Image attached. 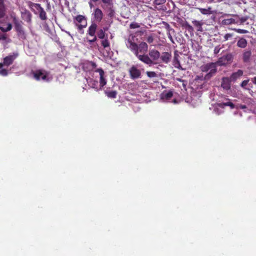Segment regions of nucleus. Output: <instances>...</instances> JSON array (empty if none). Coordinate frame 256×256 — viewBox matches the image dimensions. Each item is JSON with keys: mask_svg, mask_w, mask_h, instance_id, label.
<instances>
[{"mask_svg": "<svg viewBox=\"0 0 256 256\" xmlns=\"http://www.w3.org/2000/svg\"><path fill=\"white\" fill-rule=\"evenodd\" d=\"M136 36L130 34L127 40L126 46L136 58L144 64L151 66L156 64L155 62L158 60L160 57V52L156 50L153 49L150 50L148 55L146 54L148 50V45L144 42H142L138 44L135 42Z\"/></svg>", "mask_w": 256, "mask_h": 256, "instance_id": "nucleus-1", "label": "nucleus"}, {"mask_svg": "<svg viewBox=\"0 0 256 256\" xmlns=\"http://www.w3.org/2000/svg\"><path fill=\"white\" fill-rule=\"evenodd\" d=\"M200 70L202 72H208L204 77L205 80H208L213 76L217 72V68L215 67V64L214 62H209L202 64L200 67Z\"/></svg>", "mask_w": 256, "mask_h": 256, "instance_id": "nucleus-2", "label": "nucleus"}, {"mask_svg": "<svg viewBox=\"0 0 256 256\" xmlns=\"http://www.w3.org/2000/svg\"><path fill=\"white\" fill-rule=\"evenodd\" d=\"M13 22L15 30L17 32L18 36L20 39L25 40L26 38V34L24 30L22 22L14 17L13 18Z\"/></svg>", "mask_w": 256, "mask_h": 256, "instance_id": "nucleus-3", "label": "nucleus"}, {"mask_svg": "<svg viewBox=\"0 0 256 256\" xmlns=\"http://www.w3.org/2000/svg\"><path fill=\"white\" fill-rule=\"evenodd\" d=\"M97 28L98 26L96 23H92L88 28L86 34L91 37H94V38L91 39H89L88 37H86V42L90 44H91L97 40V36L96 35Z\"/></svg>", "mask_w": 256, "mask_h": 256, "instance_id": "nucleus-4", "label": "nucleus"}, {"mask_svg": "<svg viewBox=\"0 0 256 256\" xmlns=\"http://www.w3.org/2000/svg\"><path fill=\"white\" fill-rule=\"evenodd\" d=\"M32 74L34 78L38 81L40 80H48V72L44 70L38 69L34 71H32Z\"/></svg>", "mask_w": 256, "mask_h": 256, "instance_id": "nucleus-5", "label": "nucleus"}, {"mask_svg": "<svg viewBox=\"0 0 256 256\" xmlns=\"http://www.w3.org/2000/svg\"><path fill=\"white\" fill-rule=\"evenodd\" d=\"M130 77L132 80L137 79L140 78L141 72L136 66H132L128 70Z\"/></svg>", "mask_w": 256, "mask_h": 256, "instance_id": "nucleus-6", "label": "nucleus"}, {"mask_svg": "<svg viewBox=\"0 0 256 256\" xmlns=\"http://www.w3.org/2000/svg\"><path fill=\"white\" fill-rule=\"evenodd\" d=\"M21 16L22 18L27 23L29 24L32 23V14L26 8L23 9L22 11L21 12Z\"/></svg>", "mask_w": 256, "mask_h": 256, "instance_id": "nucleus-7", "label": "nucleus"}, {"mask_svg": "<svg viewBox=\"0 0 256 256\" xmlns=\"http://www.w3.org/2000/svg\"><path fill=\"white\" fill-rule=\"evenodd\" d=\"M18 52H14L12 54L8 55L4 58V64L6 66H9L12 64L14 60L18 56Z\"/></svg>", "mask_w": 256, "mask_h": 256, "instance_id": "nucleus-8", "label": "nucleus"}, {"mask_svg": "<svg viewBox=\"0 0 256 256\" xmlns=\"http://www.w3.org/2000/svg\"><path fill=\"white\" fill-rule=\"evenodd\" d=\"M160 62L165 64H168L172 59V54L168 52H163L160 54Z\"/></svg>", "mask_w": 256, "mask_h": 256, "instance_id": "nucleus-9", "label": "nucleus"}, {"mask_svg": "<svg viewBox=\"0 0 256 256\" xmlns=\"http://www.w3.org/2000/svg\"><path fill=\"white\" fill-rule=\"evenodd\" d=\"M95 72H98L100 74V87L104 86L106 84L107 81L105 78L104 70L102 68H100L96 69Z\"/></svg>", "mask_w": 256, "mask_h": 256, "instance_id": "nucleus-10", "label": "nucleus"}, {"mask_svg": "<svg viewBox=\"0 0 256 256\" xmlns=\"http://www.w3.org/2000/svg\"><path fill=\"white\" fill-rule=\"evenodd\" d=\"M252 54V52L251 50L247 49L244 50L242 54V59L243 62L244 63H248L250 62Z\"/></svg>", "mask_w": 256, "mask_h": 256, "instance_id": "nucleus-11", "label": "nucleus"}, {"mask_svg": "<svg viewBox=\"0 0 256 256\" xmlns=\"http://www.w3.org/2000/svg\"><path fill=\"white\" fill-rule=\"evenodd\" d=\"M180 56L178 54V52L177 50H175L174 52V56L173 58V65L176 68L178 69H182L180 60H179Z\"/></svg>", "mask_w": 256, "mask_h": 256, "instance_id": "nucleus-12", "label": "nucleus"}, {"mask_svg": "<svg viewBox=\"0 0 256 256\" xmlns=\"http://www.w3.org/2000/svg\"><path fill=\"white\" fill-rule=\"evenodd\" d=\"M74 24H87L86 18L80 14H78L74 18Z\"/></svg>", "mask_w": 256, "mask_h": 256, "instance_id": "nucleus-13", "label": "nucleus"}, {"mask_svg": "<svg viewBox=\"0 0 256 256\" xmlns=\"http://www.w3.org/2000/svg\"><path fill=\"white\" fill-rule=\"evenodd\" d=\"M243 74V71L241 70H238L236 72H233L230 78H228L229 82H235L240 76H242Z\"/></svg>", "mask_w": 256, "mask_h": 256, "instance_id": "nucleus-14", "label": "nucleus"}, {"mask_svg": "<svg viewBox=\"0 0 256 256\" xmlns=\"http://www.w3.org/2000/svg\"><path fill=\"white\" fill-rule=\"evenodd\" d=\"M7 8L4 0H0V19L4 18L6 14Z\"/></svg>", "mask_w": 256, "mask_h": 256, "instance_id": "nucleus-15", "label": "nucleus"}, {"mask_svg": "<svg viewBox=\"0 0 256 256\" xmlns=\"http://www.w3.org/2000/svg\"><path fill=\"white\" fill-rule=\"evenodd\" d=\"M94 18L98 22H100L103 18V13L100 9L96 8L94 10Z\"/></svg>", "mask_w": 256, "mask_h": 256, "instance_id": "nucleus-16", "label": "nucleus"}, {"mask_svg": "<svg viewBox=\"0 0 256 256\" xmlns=\"http://www.w3.org/2000/svg\"><path fill=\"white\" fill-rule=\"evenodd\" d=\"M26 4L28 8L31 10L32 12H33L34 14H36L34 8H36V10L40 8V4H36L30 1H28L26 2Z\"/></svg>", "mask_w": 256, "mask_h": 256, "instance_id": "nucleus-17", "label": "nucleus"}, {"mask_svg": "<svg viewBox=\"0 0 256 256\" xmlns=\"http://www.w3.org/2000/svg\"><path fill=\"white\" fill-rule=\"evenodd\" d=\"M39 13V17L40 19L42 20H47L48 18L46 16V14L44 8H42L41 6L37 10Z\"/></svg>", "mask_w": 256, "mask_h": 256, "instance_id": "nucleus-18", "label": "nucleus"}, {"mask_svg": "<svg viewBox=\"0 0 256 256\" xmlns=\"http://www.w3.org/2000/svg\"><path fill=\"white\" fill-rule=\"evenodd\" d=\"M192 23L194 24V26L196 28L197 31L200 32H202L203 31L202 28V26L203 24L202 22L198 21V20H194L192 21Z\"/></svg>", "mask_w": 256, "mask_h": 256, "instance_id": "nucleus-19", "label": "nucleus"}, {"mask_svg": "<svg viewBox=\"0 0 256 256\" xmlns=\"http://www.w3.org/2000/svg\"><path fill=\"white\" fill-rule=\"evenodd\" d=\"M224 109V103L218 104L214 108V112L220 114L223 112Z\"/></svg>", "mask_w": 256, "mask_h": 256, "instance_id": "nucleus-20", "label": "nucleus"}, {"mask_svg": "<svg viewBox=\"0 0 256 256\" xmlns=\"http://www.w3.org/2000/svg\"><path fill=\"white\" fill-rule=\"evenodd\" d=\"M247 44V40L243 38H240L237 42V46L240 48H245Z\"/></svg>", "mask_w": 256, "mask_h": 256, "instance_id": "nucleus-21", "label": "nucleus"}, {"mask_svg": "<svg viewBox=\"0 0 256 256\" xmlns=\"http://www.w3.org/2000/svg\"><path fill=\"white\" fill-rule=\"evenodd\" d=\"M107 28H104L103 29L99 30L96 33V36L100 39H104L106 36V31Z\"/></svg>", "mask_w": 256, "mask_h": 256, "instance_id": "nucleus-22", "label": "nucleus"}, {"mask_svg": "<svg viewBox=\"0 0 256 256\" xmlns=\"http://www.w3.org/2000/svg\"><path fill=\"white\" fill-rule=\"evenodd\" d=\"M104 93L108 98H116V95L118 94V92L116 90L109 91L108 90H106L104 92Z\"/></svg>", "mask_w": 256, "mask_h": 256, "instance_id": "nucleus-23", "label": "nucleus"}, {"mask_svg": "<svg viewBox=\"0 0 256 256\" xmlns=\"http://www.w3.org/2000/svg\"><path fill=\"white\" fill-rule=\"evenodd\" d=\"M235 56L234 53H228L225 54V61L227 62V63L230 64L232 62L234 56Z\"/></svg>", "mask_w": 256, "mask_h": 256, "instance_id": "nucleus-24", "label": "nucleus"}, {"mask_svg": "<svg viewBox=\"0 0 256 256\" xmlns=\"http://www.w3.org/2000/svg\"><path fill=\"white\" fill-rule=\"evenodd\" d=\"M225 100H226V102H225V106H230V109H236V104H234L228 98H225Z\"/></svg>", "mask_w": 256, "mask_h": 256, "instance_id": "nucleus-25", "label": "nucleus"}, {"mask_svg": "<svg viewBox=\"0 0 256 256\" xmlns=\"http://www.w3.org/2000/svg\"><path fill=\"white\" fill-rule=\"evenodd\" d=\"M75 26H76L78 31L81 34H83L84 28H86L87 26V24H76Z\"/></svg>", "mask_w": 256, "mask_h": 256, "instance_id": "nucleus-26", "label": "nucleus"}, {"mask_svg": "<svg viewBox=\"0 0 256 256\" xmlns=\"http://www.w3.org/2000/svg\"><path fill=\"white\" fill-rule=\"evenodd\" d=\"M215 64V67L216 68L218 66H222L224 65V58L223 56L220 58L218 61L214 62Z\"/></svg>", "mask_w": 256, "mask_h": 256, "instance_id": "nucleus-27", "label": "nucleus"}, {"mask_svg": "<svg viewBox=\"0 0 256 256\" xmlns=\"http://www.w3.org/2000/svg\"><path fill=\"white\" fill-rule=\"evenodd\" d=\"M200 12L203 14H210V8H208V9L206 8H198Z\"/></svg>", "mask_w": 256, "mask_h": 256, "instance_id": "nucleus-28", "label": "nucleus"}, {"mask_svg": "<svg viewBox=\"0 0 256 256\" xmlns=\"http://www.w3.org/2000/svg\"><path fill=\"white\" fill-rule=\"evenodd\" d=\"M234 24L232 18H230L229 15L225 14V25Z\"/></svg>", "mask_w": 256, "mask_h": 256, "instance_id": "nucleus-29", "label": "nucleus"}, {"mask_svg": "<svg viewBox=\"0 0 256 256\" xmlns=\"http://www.w3.org/2000/svg\"><path fill=\"white\" fill-rule=\"evenodd\" d=\"M146 74L150 78H156L158 76V74L153 71H147L146 72Z\"/></svg>", "mask_w": 256, "mask_h": 256, "instance_id": "nucleus-30", "label": "nucleus"}, {"mask_svg": "<svg viewBox=\"0 0 256 256\" xmlns=\"http://www.w3.org/2000/svg\"><path fill=\"white\" fill-rule=\"evenodd\" d=\"M162 24L164 26V28L166 29V31H172V33H175L174 29L172 28L168 23L163 22Z\"/></svg>", "mask_w": 256, "mask_h": 256, "instance_id": "nucleus-31", "label": "nucleus"}, {"mask_svg": "<svg viewBox=\"0 0 256 256\" xmlns=\"http://www.w3.org/2000/svg\"><path fill=\"white\" fill-rule=\"evenodd\" d=\"M12 28V26L10 24H8V26L6 28H4L2 26H0V30L2 32H7L10 30Z\"/></svg>", "mask_w": 256, "mask_h": 256, "instance_id": "nucleus-32", "label": "nucleus"}, {"mask_svg": "<svg viewBox=\"0 0 256 256\" xmlns=\"http://www.w3.org/2000/svg\"><path fill=\"white\" fill-rule=\"evenodd\" d=\"M101 44L104 48H106L110 46V42L107 38H104V40L102 41Z\"/></svg>", "mask_w": 256, "mask_h": 256, "instance_id": "nucleus-33", "label": "nucleus"}, {"mask_svg": "<svg viewBox=\"0 0 256 256\" xmlns=\"http://www.w3.org/2000/svg\"><path fill=\"white\" fill-rule=\"evenodd\" d=\"M174 33H172V31H166V34L168 36V38H169V40H170V41L172 43V44H174V40L172 38V34H174Z\"/></svg>", "mask_w": 256, "mask_h": 256, "instance_id": "nucleus-34", "label": "nucleus"}, {"mask_svg": "<svg viewBox=\"0 0 256 256\" xmlns=\"http://www.w3.org/2000/svg\"><path fill=\"white\" fill-rule=\"evenodd\" d=\"M228 82V77H225V90H228L230 88V86Z\"/></svg>", "mask_w": 256, "mask_h": 256, "instance_id": "nucleus-35", "label": "nucleus"}, {"mask_svg": "<svg viewBox=\"0 0 256 256\" xmlns=\"http://www.w3.org/2000/svg\"><path fill=\"white\" fill-rule=\"evenodd\" d=\"M140 27V24L137 22H133L131 23L130 24V28L131 29L139 28Z\"/></svg>", "mask_w": 256, "mask_h": 256, "instance_id": "nucleus-36", "label": "nucleus"}, {"mask_svg": "<svg viewBox=\"0 0 256 256\" xmlns=\"http://www.w3.org/2000/svg\"><path fill=\"white\" fill-rule=\"evenodd\" d=\"M173 96V93L171 91H169L168 92L164 94V98H166V100L170 99Z\"/></svg>", "mask_w": 256, "mask_h": 256, "instance_id": "nucleus-37", "label": "nucleus"}, {"mask_svg": "<svg viewBox=\"0 0 256 256\" xmlns=\"http://www.w3.org/2000/svg\"><path fill=\"white\" fill-rule=\"evenodd\" d=\"M154 37L153 36V35L152 34L150 36H148L147 38H146V42L148 43V44H152L154 42Z\"/></svg>", "mask_w": 256, "mask_h": 256, "instance_id": "nucleus-38", "label": "nucleus"}, {"mask_svg": "<svg viewBox=\"0 0 256 256\" xmlns=\"http://www.w3.org/2000/svg\"><path fill=\"white\" fill-rule=\"evenodd\" d=\"M232 18L234 24H238L240 22V17L238 15L233 16Z\"/></svg>", "mask_w": 256, "mask_h": 256, "instance_id": "nucleus-39", "label": "nucleus"}, {"mask_svg": "<svg viewBox=\"0 0 256 256\" xmlns=\"http://www.w3.org/2000/svg\"><path fill=\"white\" fill-rule=\"evenodd\" d=\"M185 26L187 30L190 32H194V28L192 26H190V24H188V22H186L185 24Z\"/></svg>", "mask_w": 256, "mask_h": 256, "instance_id": "nucleus-40", "label": "nucleus"}, {"mask_svg": "<svg viewBox=\"0 0 256 256\" xmlns=\"http://www.w3.org/2000/svg\"><path fill=\"white\" fill-rule=\"evenodd\" d=\"M8 38V36L6 34H2L0 32V41L3 40L6 41Z\"/></svg>", "mask_w": 256, "mask_h": 256, "instance_id": "nucleus-41", "label": "nucleus"}, {"mask_svg": "<svg viewBox=\"0 0 256 256\" xmlns=\"http://www.w3.org/2000/svg\"><path fill=\"white\" fill-rule=\"evenodd\" d=\"M247 107L244 104H236V110H238V109H246Z\"/></svg>", "mask_w": 256, "mask_h": 256, "instance_id": "nucleus-42", "label": "nucleus"}, {"mask_svg": "<svg viewBox=\"0 0 256 256\" xmlns=\"http://www.w3.org/2000/svg\"><path fill=\"white\" fill-rule=\"evenodd\" d=\"M248 16L242 17L240 18V24H244V22H246L248 20Z\"/></svg>", "mask_w": 256, "mask_h": 256, "instance_id": "nucleus-43", "label": "nucleus"}, {"mask_svg": "<svg viewBox=\"0 0 256 256\" xmlns=\"http://www.w3.org/2000/svg\"><path fill=\"white\" fill-rule=\"evenodd\" d=\"M234 30H236V32L240 33V34H247L248 32V31L245 30H242V29H234Z\"/></svg>", "mask_w": 256, "mask_h": 256, "instance_id": "nucleus-44", "label": "nucleus"}, {"mask_svg": "<svg viewBox=\"0 0 256 256\" xmlns=\"http://www.w3.org/2000/svg\"><path fill=\"white\" fill-rule=\"evenodd\" d=\"M102 2L104 4H107L108 6H112V0H102Z\"/></svg>", "mask_w": 256, "mask_h": 256, "instance_id": "nucleus-45", "label": "nucleus"}, {"mask_svg": "<svg viewBox=\"0 0 256 256\" xmlns=\"http://www.w3.org/2000/svg\"><path fill=\"white\" fill-rule=\"evenodd\" d=\"M248 82H249V80H243L240 84V86L244 88H246V86L248 84Z\"/></svg>", "mask_w": 256, "mask_h": 256, "instance_id": "nucleus-46", "label": "nucleus"}, {"mask_svg": "<svg viewBox=\"0 0 256 256\" xmlns=\"http://www.w3.org/2000/svg\"><path fill=\"white\" fill-rule=\"evenodd\" d=\"M0 74L3 76H6L8 74V71L6 69H2L0 70Z\"/></svg>", "mask_w": 256, "mask_h": 256, "instance_id": "nucleus-47", "label": "nucleus"}, {"mask_svg": "<svg viewBox=\"0 0 256 256\" xmlns=\"http://www.w3.org/2000/svg\"><path fill=\"white\" fill-rule=\"evenodd\" d=\"M166 2V0H155L154 3L156 5H160L165 3Z\"/></svg>", "mask_w": 256, "mask_h": 256, "instance_id": "nucleus-48", "label": "nucleus"}, {"mask_svg": "<svg viewBox=\"0 0 256 256\" xmlns=\"http://www.w3.org/2000/svg\"><path fill=\"white\" fill-rule=\"evenodd\" d=\"M220 49H221V48H219L218 46H216L214 50V54H218L220 52Z\"/></svg>", "mask_w": 256, "mask_h": 256, "instance_id": "nucleus-49", "label": "nucleus"}, {"mask_svg": "<svg viewBox=\"0 0 256 256\" xmlns=\"http://www.w3.org/2000/svg\"><path fill=\"white\" fill-rule=\"evenodd\" d=\"M233 36L232 34H225V40H228L230 38Z\"/></svg>", "mask_w": 256, "mask_h": 256, "instance_id": "nucleus-50", "label": "nucleus"}, {"mask_svg": "<svg viewBox=\"0 0 256 256\" xmlns=\"http://www.w3.org/2000/svg\"><path fill=\"white\" fill-rule=\"evenodd\" d=\"M221 86L223 88H224V77H222V84H221Z\"/></svg>", "mask_w": 256, "mask_h": 256, "instance_id": "nucleus-51", "label": "nucleus"}, {"mask_svg": "<svg viewBox=\"0 0 256 256\" xmlns=\"http://www.w3.org/2000/svg\"><path fill=\"white\" fill-rule=\"evenodd\" d=\"M204 2L208 3H212L214 2V0H204Z\"/></svg>", "mask_w": 256, "mask_h": 256, "instance_id": "nucleus-52", "label": "nucleus"}, {"mask_svg": "<svg viewBox=\"0 0 256 256\" xmlns=\"http://www.w3.org/2000/svg\"><path fill=\"white\" fill-rule=\"evenodd\" d=\"M252 82L255 84H256V76L254 77L252 79Z\"/></svg>", "mask_w": 256, "mask_h": 256, "instance_id": "nucleus-53", "label": "nucleus"}, {"mask_svg": "<svg viewBox=\"0 0 256 256\" xmlns=\"http://www.w3.org/2000/svg\"><path fill=\"white\" fill-rule=\"evenodd\" d=\"M3 66H6L4 64V62H3V63L0 62V68H1Z\"/></svg>", "mask_w": 256, "mask_h": 256, "instance_id": "nucleus-54", "label": "nucleus"}, {"mask_svg": "<svg viewBox=\"0 0 256 256\" xmlns=\"http://www.w3.org/2000/svg\"><path fill=\"white\" fill-rule=\"evenodd\" d=\"M88 4L90 8H92L94 6V5L91 2H89Z\"/></svg>", "mask_w": 256, "mask_h": 256, "instance_id": "nucleus-55", "label": "nucleus"}, {"mask_svg": "<svg viewBox=\"0 0 256 256\" xmlns=\"http://www.w3.org/2000/svg\"><path fill=\"white\" fill-rule=\"evenodd\" d=\"M92 66H93L94 68H96V63H94V62H92Z\"/></svg>", "mask_w": 256, "mask_h": 256, "instance_id": "nucleus-56", "label": "nucleus"}, {"mask_svg": "<svg viewBox=\"0 0 256 256\" xmlns=\"http://www.w3.org/2000/svg\"><path fill=\"white\" fill-rule=\"evenodd\" d=\"M114 12V10H111V12L109 14V15L110 16L111 14H112Z\"/></svg>", "mask_w": 256, "mask_h": 256, "instance_id": "nucleus-57", "label": "nucleus"}, {"mask_svg": "<svg viewBox=\"0 0 256 256\" xmlns=\"http://www.w3.org/2000/svg\"><path fill=\"white\" fill-rule=\"evenodd\" d=\"M91 2H97L98 0H90Z\"/></svg>", "mask_w": 256, "mask_h": 256, "instance_id": "nucleus-58", "label": "nucleus"}, {"mask_svg": "<svg viewBox=\"0 0 256 256\" xmlns=\"http://www.w3.org/2000/svg\"><path fill=\"white\" fill-rule=\"evenodd\" d=\"M222 0H214V2H218L221 1Z\"/></svg>", "mask_w": 256, "mask_h": 256, "instance_id": "nucleus-59", "label": "nucleus"}, {"mask_svg": "<svg viewBox=\"0 0 256 256\" xmlns=\"http://www.w3.org/2000/svg\"><path fill=\"white\" fill-rule=\"evenodd\" d=\"M235 42H236V40H233V42H232V43L234 44V43Z\"/></svg>", "mask_w": 256, "mask_h": 256, "instance_id": "nucleus-60", "label": "nucleus"}, {"mask_svg": "<svg viewBox=\"0 0 256 256\" xmlns=\"http://www.w3.org/2000/svg\"><path fill=\"white\" fill-rule=\"evenodd\" d=\"M66 33H67L69 36H70V33L69 32H67Z\"/></svg>", "mask_w": 256, "mask_h": 256, "instance_id": "nucleus-61", "label": "nucleus"}, {"mask_svg": "<svg viewBox=\"0 0 256 256\" xmlns=\"http://www.w3.org/2000/svg\"><path fill=\"white\" fill-rule=\"evenodd\" d=\"M202 2H204V0H200Z\"/></svg>", "mask_w": 256, "mask_h": 256, "instance_id": "nucleus-62", "label": "nucleus"}]
</instances>
